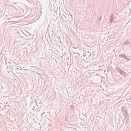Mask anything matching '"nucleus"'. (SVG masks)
Masks as SVG:
<instances>
[{
	"mask_svg": "<svg viewBox=\"0 0 131 131\" xmlns=\"http://www.w3.org/2000/svg\"><path fill=\"white\" fill-rule=\"evenodd\" d=\"M87 52L88 53H89V51H87Z\"/></svg>",
	"mask_w": 131,
	"mask_h": 131,
	"instance_id": "13",
	"label": "nucleus"
},
{
	"mask_svg": "<svg viewBox=\"0 0 131 131\" xmlns=\"http://www.w3.org/2000/svg\"><path fill=\"white\" fill-rule=\"evenodd\" d=\"M125 56V54L123 53L122 54L119 55V57L121 58H124V59Z\"/></svg>",
	"mask_w": 131,
	"mask_h": 131,
	"instance_id": "4",
	"label": "nucleus"
},
{
	"mask_svg": "<svg viewBox=\"0 0 131 131\" xmlns=\"http://www.w3.org/2000/svg\"><path fill=\"white\" fill-rule=\"evenodd\" d=\"M114 19V15L112 14L111 15L110 18V22L112 23Z\"/></svg>",
	"mask_w": 131,
	"mask_h": 131,
	"instance_id": "2",
	"label": "nucleus"
},
{
	"mask_svg": "<svg viewBox=\"0 0 131 131\" xmlns=\"http://www.w3.org/2000/svg\"><path fill=\"white\" fill-rule=\"evenodd\" d=\"M16 3H14V4H16Z\"/></svg>",
	"mask_w": 131,
	"mask_h": 131,
	"instance_id": "15",
	"label": "nucleus"
},
{
	"mask_svg": "<svg viewBox=\"0 0 131 131\" xmlns=\"http://www.w3.org/2000/svg\"><path fill=\"white\" fill-rule=\"evenodd\" d=\"M90 54L89 55V56H88V58L89 59H90Z\"/></svg>",
	"mask_w": 131,
	"mask_h": 131,
	"instance_id": "11",
	"label": "nucleus"
},
{
	"mask_svg": "<svg viewBox=\"0 0 131 131\" xmlns=\"http://www.w3.org/2000/svg\"><path fill=\"white\" fill-rule=\"evenodd\" d=\"M70 107L72 109L74 110V106L73 105H70Z\"/></svg>",
	"mask_w": 131,
	"mask_h": 131,
	"instance_id": "7",
	"label": "nucleus"
},
{
	"mask_svg": "<svg viewBox=\"0 0 131 131\" xmlns=\"http://www.w3.org/2000/svg\"><path fill=\"white\" fill-rule=\"evenodd\" d=\"M90 54H91V55H92V54H91V53H90Z\"/></svg>",
	"mask_w": 131,
	"mask_h": 131,
	"instance_id": "14",
	"label": "nucleus"
},
{
	"mask_svg": "<svg viewBox=\"0 0 131 131\" xmlns=\"http://www.w3.org/2000/svg\"><path fill=\"white\" fill-rule=\"evenodd\" d=\"M130 43L129 40L125 41L124 43V44L126 45H129Z\"/></svg>",
	"mask_w": 131,
	"mask_h": 131,
	"instance_id": "3",
	"label": "nucleus"
},
{
	"mask_svg": "<svg viewBox=\"0 0 131 131\" xmlns=\"http://www.w3.org/2000/svg\"><path fill=\"white\" fill-rule=\"evenodd\" d=\"M92 55H93V58H95L96 56V55L94 54H93V53H92Z\"/></svg>",
	"mask_w": 131,
	"mask_h": 131,
	"instance_id": "9",
	"label": "nucleus"
},
{
	"mask_svg": "<svg viewBox=\"0 0 131 131\" xmlns=\"http://www.w3.org/2000/svg\"><path fill=\"white\" fill-rule=\"evenodd\" d=\"M17 67H18V68H17V69H19V70H22V68H21V67H20L19 66H17Z\"/></svg>",
	"mask_w": 131,
	"mask_h": 131,
	"instance_id": "8",
	"label": "nucleus"
},
{
	"mask_svg": "<svg viewBox=\"0 0 131 131\" xmlns=\"http://www.w3.org/2000/svg\"><path fill=\"white\" fill-rule=\"evenodd\" d=\"M124 59H126L128 61H129L130 60V59L128 57L126 56V55L125 56Z\"/></svg>",
	"mask_w": 131,
	"mask_h": 131,
	"instance_id": "5",
	"label": "nucleus"
},
{
	"mask_svg": "<svg viewBox=\"0 0 131 131\" xmlns=\"http://www.w3.org/2000/svg\"><path fill=\"white\" fill-rule=\"evenodd\" d=\"M86 58L87 60L88 59V57H86Z\"/></svg>",
	"mask_w": 131,
	"mask_h": 131,
	"instance_id": "12",
	"label": "nucleus"
},
{
	"mask_svg": "<svg viewBox=\"0 0 131 131\" xmlns=\"http://www.w3.org/2000/svg\"><path fill=\"white\" fill-rule=\"evenodd\" d=\"M102 18V16L101 17H100L99 19H98V21H99L100 20H101Z\"/></svg>",
	"mask_w": 131,
	"mask_h": 131,
	"instance_id": "10",
	"label": "nucleus"
},
{
	"mask_svg": "<svg viewBox=\"0 0 131 131\" xmlns=\"http://www.w3.org/2000/svg\"><path fill=\"white\" fill-rule=\"evenodd\" d=\"M116 69L121 74L124 75L126 74V72L121 69L119 67H116Z\"/></svg>",
	"mask_w": 131,
	"mask_h": 131,
	"instance_id": "1",
	"label": "nucleus"
},
{
	"mask_svg": "<svg viewBox=\"0 0 131 131\" xmlns=\"http://www.w3.org/2000/svg\"><path fill=\"white\" fill-rule=\"evenodd\" d=\"M12 67V69H13V68H14V69H15V70H16L17 69V68L18 67L17 66H13Z\"/></svg>",
	"mask_w": 131,
	"mask_h": 131,
	"instance_id": "6",
	"label": "nucleus"
}]
</instances>
